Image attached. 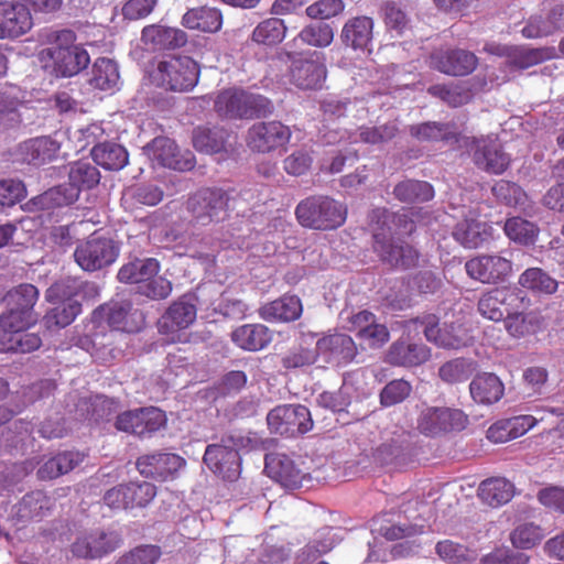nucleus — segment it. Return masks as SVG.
Wrapping results in <instances>:
<instances>
[{
    "label": "nucleus",
    "mask_w": 564,
    "mask_h": 564,
    "mask_svg": "<svg viewBox=\"0 0 564 564\" xmlns=\"http://www.w3.org/2000/svg\"><path fill=\"white\" fill-rule=\"evenodd\" d=\"M45 41L50 46L40 52V59L44 67H51L56 76H74L89 64L87 51L75 45L76 35L73 31H47Z\"/></svg>",
    "instance_id": "nucleus-1"
},
{
    "label": "nucleus",
    "mask_w": 564,
    "mask_h": 564,
    "mask_svg": "<svg viewBox=\"0 0 564 564\" xmlns=\"http://www.w3.org/2000/svg\"><path fill=\"white\" fill-rule=\"evenodd\" d=\"M150 78L155 86L165 90L189 91L198 83L199 67L188 56H167L156 63Z\"/></svg>",
    "instance_id": "nucleus-2"
},
{
    "label": "nucleus",
    "mask_w": 564,
    "mask_h": 564,
    "mask_svg": "<svg viewBox=\"0 0 564 564\" xmlns=\"http://www.w3.org/2000/svg\"><path fill=\"white\" fill-rule=\"evenodd\" d=\"M295 215L304 227L329 230L345 223L347 209L343 204L328 196H312L296 206Z\"/></svg>",
    "instance_id": "nucleus-3"
},
{
    "label": "nucleus",
    "mask_w": 564,
    "mask_h": 564,
    "mask_svg": "<svg viewBox=\"0 0 564 564\" xmlns=\"http://www.w3.org/2000/svg\"><path fill=\"white\" fill-rule=\"evenodd\" d=\"M413 231V223L404 221V229L393 232L391 227L373 229V249L383 262L395 267L408 269L413 267L419 259L416 250L411 246L402 245L395 240L394 235L410 234Z\"/></svg>",
    "instance_id": "nucleus-4"
},
{
    "label": "nucleus",
    "mask_w": 564,
    "mask_h": 564,
    "mask_svg": "<svg viewBox=\"0 0 564 564\" xmlns=\"http://www.w3.org/2000/svg\"><path fill=\"white\" fill-rule=\"evenodd\" d=\"M243 446V438L228 436L221 444L208 445L204 454V463L214 473L226 480H235L240 475V457L238 449Z\"/></svg>",
    "instance_id": "nucleus-5"
},
{
    "label": "nucleus",
    "mask_w": 564,
    "mask_h": 564,
    "mask_svg": "<svg viewBox=\"0 0 564 564\" xmlns=\"http://www.w3.org/2000/svg\"><path fill=\"white\" fill-rule=\"evenodd\" d=\"M119 256V247L108 237L94 234L79 243L74 251L76 263L87 272L102 270Z\"/></svg>",
    "instance_id": "nucleus-6"
},
{
    "label": "nucleus",
    "mask_w": 564,
    "mask_h": 564,
    "mask_svg": "<svg viewBox=\"0 0 564 564\" xmlns=\"http://www.w3.org/2000/svg\"><path fill=\"white\" fill-rule=\"evenodd\" d=\"M229 196L221 189L203 188L189 197L188 210L197 225L208 226L228 216Z\"/></svg>",
    "instance_id": "nucleus-7"
},
{
    "label": "nucleus",
    "mask_w": 564,
    "mask_h": 564,
    "mask_svg": "<svg viewBox=\"0 0 564 564\" xmlns=\"http://www.w3.org/2000/svg\"><path fill=\"white\" fill-rule=\"evenodd\" d=\"M267 423L272 433L288 436L305 434L314 425L310 410L302 404L275 406L268 413Z\"/></svg>",
    "instance_id": "nucleus-8"
},
{
    "label": "nucleus",
    "mask_w": 564,
    "mask_h": 564,
    "mask_svg": "<svg viewBox=\"0 0 564 564\" xmlns=\"http://www.w3.org/2000/svg\"><path fill=\"white\" fill-rule=\"evenodd\" d=\"M467 424V416L458 409L430 406L422 410L417 429L427 436L451 431H460Z\"/></svg>",
    "instance_id": "nucleus-9"
},
{
    "label": "nucleus",
    "mask_w": 564,
    "mask_h": 564,
    "mask_svg": "<svg viewBox=\"0 0 564 564\" xmlns=\"http://www.w3.org/2000/svg\"><path fill=\"white\" fill-rule=\"evenodd\" d=\"M144 151L148 158L160 166L189 171L195 165V158L188 150H181L176 143L166 137H158L149 143Z\"/></svg>",
    "instance_id": "nucleus-10"
},
{
    "label": "nucleus",
    "mask_w": 564,
    "mask_h": 564,
    "mask_svg": "<svg viewBox=\"0 0 564 564\" xmlns=\"http://www.w3.org/2000/svg\"><path fill=\"white\" fill-rule=\"evenodd\" d=\"M94 321H106L115 330L134 333L142 328L144 316L128 301L113 302L94 311Z\"/></svg>",
    "instance_id": "nucleus-11"
},
{
    "label": "nucleus",
    "mask_w": 564,
    "mask_h": 564,
    "mask_svg": "<svg viewBox=\"0 0 564 564\" xmlns=\"http://www.w3.org/2000/svg\"><path fill=\"white\" fill-rule=\"evenodd\" d=\"M357 352L356 343L344 333L325 335L316 341L317 358L330 366H347L355 360Z\"/></svg>",
    "instance_id": "nucleus-12"
},
{
    "label": "nucleus",
    "mask_w": 564,
    "mask_h": 564,
    "mask_svg": "<svg viewBox=\"0 0 564 564\" xmlns=\"http://www.w3.org/2000/svg\"><path fill=\"white\" fill-rule=\"evenodd\" d=\"M120 545V538L115 531L94 529L82 533L72 545L75 556L100 558L113 552Z\"/></svg>",
    "instance_id": "nucleus-13"
},
{
    "label": "nucleus",
    "mask_w": 564,
    "mask_h": 564,
    "mask_svg": "<svg viewBox=\"0 0 564 564\" xmlns=\"http://www.w3.org/2000/svg\"><path fill=\"white\" fill-rule=\"evenodd\" d=\"M465 269L469 278L476 281L497 283L511 273L512 262L500 254H484L468 260Z\"/></svg>",
    "instance_id": "nucleus-14"
},
{
    "label": "nucleus",
    "mask_w": 564,
    "mask_h": 564,
    "mask_svg": "<svg viewBox=\"0 0 564 564\" xmlns=\"http://www.w3.org/2000/svg\"><path fill=\"white\" fill-rule=\"evenodd\" d=\"M421 324L426 339L440 347L459 349L471 343L468 329L460 324L444 325L441 328L435 315L424 317Z\"/></svg>",
    "instance_id": "nucleus-15"
},
{
    "label": "nucleus",
    "mask_w": 564,
    "mask_h": 564,
    "mask_svg": "<svg viewBox=\"0 0 564 564\" xmlns=\"http://www.w3.org/2000/svg\"><path fill=\"white\" fill-rule=\"evenodd\" d=\"M323 54L314 52L311 58H295L290 67V82L300 89H318L326 79Z\"/></svg>",
    "instance_id": "nucleus-16"
},
{
    "label": "nucleus",
    "mask_w": 564,
    "mask_h": 564,
    "mask_svg": "<svg viewBox=\"0 0 564 564\" xmlns=\"http://www.w3.org/2000/svg\"><path fill=\"white\" fill-rule=\"evenodd\" d=\"M165 423V414L156 408H145L121 413L116 421L119 431L144 436L158 431Z\"/></svg>",
    "instance_id": "nucleus-17"
},
{
    "label": "nucleus",
    "mask_w": 564,
    "mask_h": 564,
    "mask_svg": "<svg viewBox=\"0 0 564 564\" xmlns=\"http://www.w3.org/2000/svg\"><path fill=\"white\" fill-rule=\"evenodd\" d=\"M291 138L289 127L280 121L259 122L248 131V145L258 152H269L284 145Z\"/></svg>",
    "instance_id": "nucleus-18"
},
{
    "label": "nucleus",
    "mask_w": 564,
    "mask_h": 564,
    "mask_svg": "<svg viewBox=\"0 0 564 564\" xmlns=\"http://www.w3.org/2000/svg\"><path fill=\"white\" fill-rule=\"evenodd\" d=\"M33 26L29 8L19 1H0V39H13L28 33Z\"/></svg>",
    "instance_id": "nucleus-19"
},
{
    "label": "nucleus",
    "mask_w": 564,
    "mask_h": 564,
    "mask_svg": "<svg viewBox=\"0 0 564 564\" xmlns=\"http://www.w3.org/2000/svg\"><path fill=\"white\" fill-rule=\"evenodd\" d=\"M475 54L465 50L436 51L430 56L431 67L451 76H465L477 66Z\"/></svg>",
    "instance_id": "nucleus-20"
},
{
    "label": "nucleus",
    "mask_w": 564,
    "mask_h": 564,
    "mask_svg": "<svg viewBox=\"0 0 564 564\" xmlns=\"http://www.w3.org/2000/svg\"><path fill=\"white\" fill-rule=\"evenodd\" d=\"M491 55L506 57L507 63L516 68L525 69L551 57L547 48L510 46L496 43L486 44L484 48Z\"/></svg>",
    "instance_id": "nucleus-21"
},
{
    "label": "nucleus",
    "mask_w": 564,
    "mask_h": 564,
    "mask_svg": "<svg viewBox=\"0 0 564 564\" xmlns=\"http://www.w3.org/2000/svg\"><path fill=\"white\" fill-rule=\"evenodd\" d=\"M264 469L269 477L288 489L302 487L307 477V474L284 454L267 455Z\"/></svg>",
    "instance_id": "nucleus-22"
},
{
    "label": "nucleus",
    "mask_w": 564,
    "mask_h": 564,
    "mask_svg": "<svg viewBox=\"0 0 564 564\" xmlns=\"http://www.w3.org/2000/svg\"><path fill=\"white\" fill-rule=\"evenodd\" d=\"M184 465V458L172 453L148 454L137 460V467L143 476L162 481L172 478Z\"/></svg>",
    "instance_id": "nucleus-23"
},
{
    "label": "nucleus",
    "mask_w": 564,
    "mask_h": 564,
    "mask_svg": "<svg viewBox=\"0 0 564 564\" xmlns=\"http://www.w3.org/2000/svg\"><path fill=\"white\" fill-rule=\"evenodd\" d=\"M475 164L494 174H500L509 166L510 158L501 151L499 143L491 137L473 138Z\"/></svg>",
    "instance_id": "nucleus-24"
},
{
    "label": "nucleus",
    "mask_w": 564,
    "mask_h": 564,
    "mask_svg": "<svg viewBox=\"0 0 564 564\" xmlns=\"http://www.w3.org/2000/svg\"><path fill=\"white\" fill-rule=\"evenodd\" d=\"M373 19L367 15L349 18L341 26L340 40L343 44L354 51H370L373 40Z\"/></svg>",
    "instance_id": "nucleus-25"
},
{
    "label": "nucleus",
    "mask_w": 564,
    "mask_h": 564,
    "mask_svg": "<svg viewBox=\"0 0 564 564\" xmlns=\"http://www.w3.org/2000/svg\"><path fill=\"white\" fill-rule=\"evenodd\" d=\"M196 319L194 304L180 300L174 302L159 319V330L171 336L172 341L180 340L178 332L186 329Z\"/></svg>",
    "instance_id": "nucleus-26"
},
{
    "label": "nucleus",
    "mask_w": 564,
    "mask_h": 564,
    "mask_svg": "<svg viewBox=\"0 0 564 564\" xmlns=\"http://www.w3.org/2000/svg\"><path fill=\"white\" fill-rule=\"evenodd\" d=\"M141 41L152 51L175 50L187 43V34L177 28L151 24L143 28Z\"/></svg>",
    "instance_id": "nucleus-27"
},
{
    "label": "nucleus",
    "mask_w": 564,
    "mask_h": 564,
    "mask_svg": "<svg viewBox=\"0 0 564 564\" xmlns=\"http://www.w3.org/2000/svg\"><path fill=\"white\" fill-rule=\"evenodd\" d=\"M181 24L188 30L216 33L221 29L223 14L213 7H198L187 10L182 17Z\"/></svg>",
    "instance_id": "nucleus-28"
},
{
    "label": "nucleus",
    "mask_w": 564,
    "mask_h": 564,
    "mask_svg": "<svg viewBox=\"0 0 564 564\" xmlns=\"http://www.w3.org/2000/svg\"><path fill=\"white\" fill-rule=\"evenodd\" d=\"M469 391L475 402L490 405L503 397L505 386L498 376L484 372L471 380Z\"/></svg>",
    "instance_id": "nucleus-29"
},
{
    "label": "nucleus",
    "mask_w": 564,
    "mask_h": 564,
    "mask_svg": "<svg viewBox=\"0 0 564 564\" xmlns=\"http://www.w3.org/2000/svg\"><path fill=\"white\" fill-rule=\"evenodd\" d=\"M59 144L50 137L28 140L20 145L23 161L29 164L41 165L56 158Z\"/></svg>",
    "instance_id": "nucleus-30"
},
{
    "label": "nucleus",
    "mask_w": 564,
    "mask_h": 564,
    "mask_svg": "<svg viewBox=\"0 0 564 564\" xmlns=\"http://www.w3.org/2000/svg\"><path fill=\"white\" fill-rule=\"evenodd\" d=\"M301 314L302 303L295 295H284L260 310L261 317L269 322H291L297 319Z\"/></svg>",
    "instance_id": "nucleus-31"
},
{
    "label": "nucleus",
    "mask_w": 564,
    "mask_h": 564,
    "mask_svg": "<svg viewBox=\"0 0 564 564\" xmlns=\"http://www.w3.org/2000/svg\"><path fill=\"white\" fill-rule=\"evenodd\" d=\"M516 299L512 290L507 288H497L485 293L478 301V312L486 318L499 322L503 318L506 310L502 306H509Z\"/></svg>",
    "instance_id": "nucleus-32"
},
{
    "label": "nucleus",
    "mask_w": 564,
    "mask_h": 564,
    "mask_svg": "<svg viewBox=\"0 0 564 564\" xmlns=\"http://www.w3.org/2000/svg\"><path fill=\"white\" fill-rule=\"evenodd\" d=\"M490 231L491 227L486 223L474 218H466L456 225L453 237L466 248H478L489 239Z\"/></svg>",
    "instance_id": "nucleus-33"
},
{
    "label": "nucleus",
    "mask_w": 564,
    "mask_h": 564,
    "mask_svg": "<svg viewBox=\"0 0 564 564\" xmlns=\"http://www.w3.org/2000/svg\"><path fill=\"white\" fill-rule=\"evenodd\" d=\"M160 271V263L154 258L134 259L123 264L118 271V279L123 283H142L154 278Z\"/></svg>",
    "instance_id": "nucleus-34"
},
{
    "label": "nucleus",
    "mask_w": 564,
    "mask_h": 564,
    "mask_svg": "<svg viewBox=\"0 0 564 564\" xmlns=\"http://www.w3.org/2000/svg\"><path fill=\"white\" fill-rule=\"evenodd\" d=\"M430 358V349L423 344L394 343L388 354V359L397 366L413 367Z\"/></svg>",
    "instance_id": "nucleus-35"
},
{
    "label": "nucleus",
    "mask_w": 564,
    "mask_h": 564,
    "mask_svg": "<svg viewBox=\"0 0 564 564\" xmlns=\"http://www.w3.org/2000/svg\"><path fill=\"white\" fill-rule=\"evenodd\" d=\"M514 495L513 485L501 477L488 478L480 482L479 498L491 507H500L511 500Z\"/></svg>",
    "instance_id": "nucleus-36"
},
{
    "label": "nucleus",
    "mask_w": 564,
    "mask_h": 564,
    "mask_svg": "<svg viewBox=\"0 0 564 564\" xmlns=\"http://www.w3.org/2000/svg\"><path fill=\"white\" fill-rule=\"evenodd\" d=\"M231 338L237 346L250 351L263 349L271 341L269 329L261 324L242 325L232 332Z\"/></svg>",
    "instance_id": "nucleus-37"
},
{
    "label": "nucleus",
    "mask_w": 564,
    "mask_h": 564,
    "mask_svg": "<svg viewBox=\"0 0 564 564\" xmlns=\"http://www.w3.org/2000/svg\"><path fill=\"white\" fill-rule=\"evenodd\" d=\"M91 156L96 164L110 171H119L128 164L127 150L115 142L98 143L91 149Z\"/></svg>",
    "instance_id": "nucleus-38"
},
{
    "label": "nucleus",
    "mask_w": 564,
    "mask_h": 564,
    "mask_svg": "<svg viewBox=\"0 0 564 564\" xmlns=\"http://www.w3.org/2000/svg\"><path fill=\"white\" fill-rule=\"evenodd\" d=\"M246 105V91L238 88L225 89L215 99V110L230 118H245Z\"/></svg>",
    "instance_id": "nucleus-39"
},
{
    "label": "nucleus",
    "mask_w": 564,
    "mask_h": 564,
    "mask_svg": "<svg viewBox=\"0 0 564 564\" xmlns=\"http://www.w3.org/2000/svg\"><path fill=\"white\" fill-rule=\"evenodd\" d=\"M229 134L224 128L198 127L193 133V144L197 151L218 153L225 149Z\"/></svg>",
    "instance_id": "nucleus-40"
},
{
    "label": "nucleus",
    "mask_w": 564,
    "mask_h": 564,
    "mask_svg": "<svg viewBox=\"0 0 564 564\" xmlns=\"http://www.w3.org/2000/svg\"><path fill=\"white\" fill-rule=\"evenodd\" d=\"M119 78L117 64L110 58L101 57L93 65L89 84L100 90H111L117 86Z\"/></svg>",
    "instance_id": "nucleus-41"
},
{
    "label": "nucleus",
    "mask_w": 564,
    "mask_h": 564,
    "mask_svg": "<svg viewBox=\"0 0 564 564\" xmlns=\"http://www.w3.org/2000/svg\"><path fill=\"white\" fill-rule=\"evenodd\" d=\"M393 193L399 200L404 203L427 202L434 197V189L431 184L414 180L399 183Z\"/></svg>",
    "instance_id": "nucleus-42"
},
{
    "label": "nucleus",
    "mask_w": 564,
    "mask_h": 564,
    "mask_svg": "<svg viewBox=\"0 0 564 564\" xmlns=\"http://www.w3.org/2000/svg\"><path fill=\"white\" fill-rule=\"evenodd\" d=\"M37 316L34 312L10 306L6 313L0 315V330L13 335L34 325Z\"/></svg>",
    "instance_id": "nucleus-43"
},
{
    "label": "nucleus",
    "mask_w": 564,
    "mask_h": 564,
    "mask_svg": "<svg viewBox=\"0 0 564 564\" xmlns=\"http://www.w3.org/2000/svg\"><path fill=\"white\" fill-rule=\"evenodd\" d=\"M286 26L283 20L270 18L260 22L252 32V40L258 44L274 45L283 41Z\"/></svg>",
    "instance_id": "nucleus-44"
},
{
    "label": "nucleus",
    "mask_w": 564,
    "mask_h": 564,
    "mask_svg": "<svg viewBox=\"0 0 564 564\" xmlns=\"http://www.w3.org/2000/svg\"><path fill=\"white\" fill-rule=\"evenodd\" d=\"M334 35V29L328 23L315 22L304 26L296 40L313 47L325 48L332 44Z\"/></svg>",
    "instance_id": "nucleus-45"
},
{
    "label": "nucleus",
    "mask_w": 564,
    "mask_h": 564,
    "mask_svg": "<svg viewBox=\"0 0 564 564\" xmlns=\"http://www.w3.org/2000/svg\"><path fill=\"white\" fill-rule=\"evenodd\" d=\"M68 180L78 191L91 188L99 183L100 174L88 161H77L69 165Z\"/></svg>",
    "instance_id": "nucleus-46"
},
{
    "label": "nucleus",
    "mask_w": 564,
    "mask_h": 564,
    "mask_svg": "<svg viewBox=\"0 0 564 564\" xmlns=\"http://www.w3.org/2000/svg\"><path fill=\"white\" fill-rule=\"evenodd\" d=\"M519 284L523 288L545 294H553L558 286L557 281L540 268L527 269L519 276Z\"/></svg>",
    "instance_id": "nucleus-47"
},
{
    "label": "nucleus",
    "mask_w": 564,
    "mask_h": 564,
    "mask_svg": "<svg viewBox=\"0 0 564 564\" xmlns=\"http://www.w3.org/2000/svg\"><path fill=\"white\" fill-rule=\"evenodd\" d=\"M495 197L506 205L527 210L529 207L528 195L514 183L500 180L492 186Z\"/></svg>",
    "instance_id": "nucleus-48"
},
{
    "label": "nucleus",
    "mask_w": 564,
    "mask_h": 564,
    "mask_svg": "<svg viewBox=\"0 0 564 564\" xmlns=\"http://www.w3.org/2000/svg\"><path fill=\"white\" fill-rule=\"evenodd\" d=\"M79 191L70 183L50 188L37 197V203L42 208H54L73 204L77 200Z\"/></svg>",
    "instance_id": "nucleus-49"
},
{
    "label": "nucleus",
    "mask_w": 564,
    "mask_h": 564,
    "mask_svg": "<svg viewBox=\"0 0 564 564\" xmlns=\"http://www.w3.org/2000/svg\"><path fill=\"white\" fill-rule=\"evenodd\" d=\"M503 229L511 240L521 245L533 243L539 232L535 224L520 217L509 218Z\"/></svg>",
    "instance_id": "nucleus-50"
},
{
    "label": "nucleus",
    "mask_w": 564,
    "mask_h": 564,
    "mask_svg": "<svg viewBox=\"0 0 564 564\" xmlns=\"http://www.w3.org/2000/svg\"><path fill=\"white\" fill-rule=\"evenodd\" d=\"M50 500L42 491L26 494L18 505V514L22 519H35L45 516Z\"/></svg>",
    "instance_id": "nucleus-51"
},
{
    "label": "nucleus",
    "mask_w": 564,
    "mask_h": 564,
    "mask_svg": "<svg viewBox=\"0 0 564 564\" xmlns=\"http://www.w3.org/2000/svg\"><path fill=\"white\" fill-rule=\"evenodd\" d=\"M351 387L345 379L337 391H324L316 398V403L333 412H343L350 404Z\"/></svg>",
    "instance_id": "nucleus-52"
},
{
    "label": "nucleus",
    "mask_w": 564,
    "mask_h": 564,
    "mask_svg": "<svg viewBox=\"0 0 564 564\" xmlns=\"http://www.w3.org/2000/svg\"><path fill=\"white\" fill-rule=\"evenodd\" d=\"M50 313L46 315L48 325L65 327L69 325L82 312V304L77 299H69L68 302L54 303Z\"/></svg>",
    "instance_id": "nucleus-53"
},
{
    "label": "nucleus",
    "mask_w": 564,
    "mask_h": 564,
    "mask_svg": "<svg viewBox=\"0 0 564 564\" xmlns=\"http://www.w3.org/2000/svg\"><path fill=\"white\" fill-rule=\"evenodd\" d=\"M474 370L473 361L457 358L444 364L440 368L438 375L443 381L455 383L468 379Z\"/></svg>",
    "instance_id": "nucleus-54"
},
{
    "label": "nucleus",
    "mask_w": 564,
    "mask_h": 564,
    "mask_svg": "<svg viewBox=\"0 0 564 564\" xmlns=\"http://www.w3.org/2000/svg\"><path fill=\"white\" fill-rule=\"evenodd\" d=\"M39 299V290L33 284H20L8 294L9 306L22 311L34 312V305Z\"/></svg>",
    "instance_id": "nucleus-55"
},
{
    "label": "nucleus",
    "mask_w": 564,
    "mask_h": 564,
    "mask_svg": "<svg viewBox=\"0 0 564 564\" xmlns=\"http://www.w3.org/2000/svg\"><path fill=\"white\" fill-rule=\"evenodd\" d=\"M130 509L144 508L156 495L154 485L148 481H131L127 484Z\"/></svg>",
    "instance_id": "nucleus-56"
},
{
    "label": "nucleus",
    "mask_w": 564,
    "mask_h": 564,
    "mask_svg": "<svg viewBox=\"0 0 564 564\" xmlns=\"http://www.w3.org/2000/svg\"><path fill=\"white\" fill-rule=\"evenodd\" d=\"M544 536L543 530L532 523L519 525L511 534L512 544L518 549H531Z\"/></svg>",
    "instance_id": "nucleus-57"
},
{
    "label": "nucleus",
    "mask_w": 564,
    "mask_h": 564,
    "mask_svg": "<svg viewBox=\"0 0 564 564\" xmlns=\"http://www.w3.org/2000/svg\"><path fill=\"white\" fill-rule=\"evenodd\" d=\"M79 291V283L75 280H61L52 284L45 294L50 303L68 302L69 299H76Z\"/></svg>",
    "instance_id": "nucleus-58"
},
{
    "label": "nucleus",
    "mask_w": 564,
    "mask_h": 564,
    "mask_svg": "<svg viewBox=\"0 0 564 564\" xmlns=\"http://www.w3.org/2000/svg\"><path fill=\"white\" fill-rule=\"evenodd\" d=\"M345 9L341 0H318L310 4L306 9V15L314 20H327L340 14Z\"/></svg>",
    "instance_id": "nucleus-59"
},
{
    "label": "nucleus",
    "mask_w": 564,
    "mask_h": 564,
    "mask_svg": "<svg viewBox=\"0 0 564 564\" xmlns=\"http://www.w3.org/2000/svg\"><path fill=\"white\" fill-rule=\"evenodd\" d=\"M412 388L408 381L392 380L380 393V402L383 406H392L409 397Z\"/></svg>",
    "instance_id": "nucleus-60"
},
{
    "label": "nucleus",
    "mask_w": 564,
    "mask_h": 564,
    "mask_svg": "<svg viewBox=\"0 0 564 564\" xmlns=\"http://www.w3.org/2000/svg\"><path fill=\"white\" fill-rule=\"evenodd\" d=\"M436 554L445 562L459 564L469 560L468 549L452 540L440 541L435 546Z\"/></svg>",
    "instance_id": "nucleus-61"
},
{
    "label": "nucleus",
    "mask_w": 564,
    "mask_h": 564,
    "mask_svg": "<svg viewBox=\"0 0 564 564\" xmlns=\"http://www.w3.org/2000/svg\"><path fill=\"white\" fill-rule=\"evenodd\" d=\"M160 556L159 546L141 545L121 556L117 564H154Z\"/></svg>",
    "instance_id": "nucleus-62"
},
{
    "label": "nucleus",
    "mask_w": 564,
    "mask_h": 564,
    "mask_svg": "<svg viewBox=\"0 0 564 564\" xmlns=\"http://www.w3.org/2000/svg\"><path fill=\"white\" fill-rule=\"evenodd\" d=\"M429 93L453 107L462 106L470 98L469 91L458 86L434 85L429 88Z\"/></svg>",
    "instance_id": "nucleus-63"
},
{
    "label": "nucleus",
    "mask_w": 564,
    "mask_h": 564,
    "mask_svg": "<svg viewBox=\"0 0 564 564\" xmlns=\"http://www.w3.org/2000/svg\"><path fill=\"white\" fill-rule=\"evenodd\" d=\"M25 195V186L21 181H0V207L13 206L21 202Z\"/></svg>",
    "instance_id": "nucleus-64"
}]
</instances>
